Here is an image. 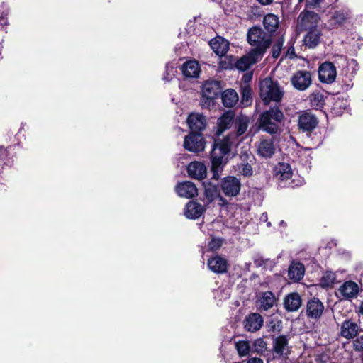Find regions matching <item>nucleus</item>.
Listing matches in <instances>:
<instances>
[{
  "mask_svg": "<svg viewBox=\"0 0 363 363\" xmlns=\"http://www.w3.org/2000/svg\"><path fill=\"white\" fill-rule=\"evenodd\" d=\"M235 133H230L222 140L214 141L212 151L211 153V170L213 172V179H218L223 169L224 166L227 163L225 156L229 154L233 146L236 145L240 140L238 137L243 135L249 124V118L247 116L240 115L234 120Z\"/></svg>",
  "mask_w": 363,
  "mask_h": 363,
  "instance_id": "obj_1",
  "label": "nucleus"
},
{
  "mask_svg": "<svg viewBox=\"0 0 363 363\" xmlns=\"http://www.w3.org/2000/svg\"><path fill=\"white\" fill-rule=\"evenodd\" d=\"M284 115L280 108L275 106L264 111L259 117V128L269 134H276L280 130Z\"/></svg>",
  "mask_w": 363,
  "mask_h": 363,
  "instance_id": "obj_2",
  "label": "nucleus"
},
{
  "mask_svg": "<svg viewBox=\"0 0 363 363\" xmlns=\"http://www.w3.org/2000/svg\"><path fill=\"white\" fill-rule=\"evenodd\" d=\"M247 40L253 47L251 50L259 52L262 57L272 43L271 36L258 26H253L248 30Z\"/></svg>",
  "mask_w": 363,
  "mask_h": 363,
  "instance_id": "obj_3",
  "label": "nucleus"
},
{
  "mask_svg": "<svg viewBox=\"0 0 363 363\" xmlns=\"http://www.w3.org/2000/svg\"><path fill=\"white\" fill-rule=\"evenodd\" d=\"M259 95L265 104L271 101L279 102L284 96V91L277 82L265 78L259 84Z\"/></svg>",
  "mask_w": 363,
  "mask_h": 363,
  "instance_id": "obj_4",
  "label": "nucleus"
},
{
  "mask_svg": "<svg viewBox=\"0 0 363 363\" xmlns=\"http://www.w3.org/2000/svg\"><path fill=\"white\" fill-rule=\"evenodd\" d=\"M233 9L240 18L252 20L261 16L260 7L253 0H237Z\"/></svg>",
  "mask_w": 363,
  "mask_h": 363,
  "instance_id": "obj_5",
  "label": "nucleus"
},
{
  "mask_svg": "<svg viewBox=\"0 0 363 363\" xmlns=\"http://www.w3.org/2000/svg\"><path fill=\"white\" fill-rule=\"evenodd\" d=\"M222 90L220 82L217 80H207L202 86L201 106L209 108L214 104V99L220 94Z\"/></svg>",
  "mask_w": 363,
  "mask_h": 363,
  "instance_id": "obj_6",
  "label": "nucleus"
},
{
  "mask_svg": "<svg viewBox=\"0 0 363 363\" xmlns=\"http://www.w3.org/2000/svg\"><path fill=\"white\" fill-rule=\"evenodd\" d=\"M274 177L281 188L294 187L298 184L293 179L294 173L289 164L280 162L274 167Z\"/></svg>",
  "mask_w": 363,
  "mask_h": 363,
  "instance_id": "obj_7",
  "label": "nucleus"
},
{
  "mask_svg": "<svg viewBox=\"0 0 363 363\" xmlns=\"http://www.w3.org/2000/svg\"><path fill=\"white\" fill-rule=\"evenodd\" d=\"M320 21V16L314 11L303 10L297 19L298 26L301 30H309L318 27Z\"/></svg>",
  "mask_w": 363,
  "mask_h": 363,
  "instance_id": "obj_8",
  "label": "nucleus"
},
{
  "mask_svg": "<svg viewBox=\"0 0 363 363\" xmlns=\"http://www.w3.org/2000/svg\"><path fill=\"white\" fill-rule=\"evenodd\" d=\"M351 17V11L347 8H342L330 13L328 20L330 29L338 28L343 26Z\"/></svg>",
  "mask_w": 363,
  "mask_h": 363,
  "instance_id": "obj_9",
  "label": "nucleus"
},
{
  "mask_svg": "<svg viewBox=\"0 0 363 363\" xmlns=\"http://www.w3.org/2000/svg\"><path fill=\"white\" fill-rule=\"evenodd\" d=\"M184 147L193 152H201L205 148V140L201 134L191 133L184 138Z\"/></svg>",
  "mask_w": 363,
  "mask_h": 363,
  "instance_id": "obj_10",
  "label": "nucleus"
},
{
  "mask_svg": "<svg viewBox=\"0 0 363 363\" xmlns=\"http://www.w3.org/2000/svg\"><path fill=\"white\" fill-rule=\"evenodd\" d=\"M337 77V70L335 65L331 62H324L318 68V78L323 83L332 84Z\"/></svg>",
  "mask_w": 363,
  "mask_h": 363,
  "instance_id": "obj_11",
  "label": "nucleus"
},
{
  "mask_svg": "<svg viewBox=\"0 0 363 363\" xmlns=\"http://www.w3.org/2000/svg\"><path fill=\"white\" fill-rule=\"evenodd\" d=\"M220 188L225 196L233 197L239 194L241 184L240 180L236 177L228 176L222 179Z\"/></svg>",
  "mask_w": 363,
  "mask_h": 363,
  "instance_id": "obj_12",
  "label": "nucleus"
},
{
  "mask_svg": "<svg viewBox=\"0 0 363 363\" xmlns=\"http://www.w3.org/2000/svg\"><path fill=\"white\" fill-rule=\"evenodd\" d=\"M311 74L308 71H298L291 77L293 86L299 91H305L311 84Z\"/></svg>",
  "mask_w": 363,
  "mask_h": 363,
  "instance_id": "obj_13",
  "label": "nucleus"
},
{
  "mask_svg": "<svg viewBox=\"0 0 363 363\" xmlns=\"http://www.w3.org/2000/svg\"><path fill=\"white\" fill-rule=\"evenodd\" d=\"M277 147L272 139H262L257 145V155L262 158H271L275 153Z\"/></svg>",
  "mask_w": 363,
  "mask_h": 363,
  "instance_id": "obj_14",
  "label": "nucleus"
},
{
  "mask_svg": "<svg viewBox=\"0 0 363 363\" xmlns=\"http://www.w3.org/2000/svg\"><path fill=\"white\" fill-rule=\"evenodd\" d=\"M262 59V57L260 56L259 52L256 53L250 50L247 55H244L237 61L235 67L239 70L245 71Z\"/></svg>",
  "mask_w": 363,
  "mask_h": 363,
  "instance_id": "obj_15",
  "label": "nucleus"
},
{
  "mask_svg": "<svg viewBox=\"0 0 363 363\" xmlns=\"http://www.w3.org/2000/svg\"><path fill=\"white\" fill-rule=\"evenodd\" d=\"M186 122L191 131L201 132L206 126V117L199 113H191L186 119Z\"/></svg>",
  "mask_w": 363,
  "mask_h": 363,
  "instance_id": "obj_16",
  "label": "nucleus"
},
{
  "mask_svg": "<svg viewBox=\"0 0 363 363\" xmlns=\"http://www.w3.org/2000/svg\"><path fill=\"white\" fill-rule=\"evenodd\" d=\"M318 124L316 117L309 112H303L298 116V125L303 131H311Z\"/></svg>",
  "mask_w": 363,
  "mask_h": 363,
  "instance_id": "obj_17",
  "label": "nucleus"
},
{
  "mask_svg": "<svg viewBox=\"0 0 363 363\" xmlns=\"http://www.w3.org/2000/svg\"><path fill=\"white\" fill-rule=\"evenodd\" d=\"M359 325L351 319L345 320L341 325L340 335L346 339L354 337L359 331Z\"/></svg>",
  "mask_w": 363,
  "mask_h": 363,
  "instance_id": "obj_18",
  "label": "nucleus"
},
{
  "mask_svg": "<svg viewBox=\"0 0 363 363\" xmlns=\"http://www.w3.org/2000/svg\"><path fill=\"white\" fill-rule=\"evenodd\" d=\"M323 303L316 298L309 300L306 305V315L313 319L319 318L323 312Z\"/></svg>",
  "mask_w": 363,
  "mask_h": 363,
  "instance_id": "obj_19",
  "label": "nucleus"
},
{
  "mask_svg": "<svg viewBox=\"0 0 363 363\" xmlns=\"http://www.w3.org/2000/svg\"><path fill=\"white\" fill-rule=\"evenodd\" d=\"M306 30L307 33L303 38V44L308 48H315L320 42L322 31L318 27Z\"/></svg>",
  "mask_w": 363,
  "mask_h": 363,
  "instance_id": "obj_20",
  "label": "nucleus"
},
{
  "mask_svg": "<svg viewBox=\"0 0 363 363\" xmlns=\"http://www.w3.org/2000/svg\"><path fill=\"white\" fill-rule=\"evenodd\" d=\"M244 324L246 330L249 332H256L262 328L263 318L259 313H253L245 318Z\"/></svg>",
  "mask_w": 363,
  "mask_h": 363,
  "instance_id": "obj_21",
  "label": "nucleus"
},
{
  "mask_svg": "<svg viewBox=\"0 0 363 363\" xmlns=\"http://www.w3.org/2000/svg\"><path fill=\"white\" fill-rule=\"evenodd\" d=\"M176 191L179 196L184 198H192L198 193L195 184L191 182L179 183L176 186Z\"/></svg>",
  "mask_w": 363,
  "mask_h": 363,
  "instance_id": "obj_22",
  "label": "nucleus"
},
{
  "mask_svg": "<svg viewBox=\"0 0 363 363\" xmlns=\"http://www.w3.org/2000/svg\"><path fill=\"white\" fill-rule=\"evenodd\" d=\"M277 301L274 294L267 291L259 294L257 303L261 309L267 311L276 304Z\"/></svg>",
  "mask_w": 363,
  "mask_h": 363,
  "instance_id": "obj_23",
  "label": "nucleus"
},
{
  "mask_svg": "<svg viewBox=\"0 0 363 363\" xmlns=\"http://www.w3.org/2000/svg\"><path fill=\"white\" fill-rule=\"evenodd\" d=\"M305 274V267L299 262L293 261L288 269V277L294 282H296L303 279Z\"/></svg>",
  "mask_w": 363,
  "mask_h": 363,
  "instance_id": "obj_24",
  "label": "nucleus"
},
{
  "mask_svg": "<svg viewBox=\"0 0 363 363\" xmlns=\"http://www.w3.org/2000/svg\"><path fill=\"white\" fill-rule=\"evenodd\" d=\"M208 269L216 274H223L227 271L228 263L225 259L216 255L209 259L207 262Z\"/></svg>",
  "mask_w": 363,
  "mask_h": 363,
  "instance_id": "obj_25",
  "label": "nucleus"
},
{
  "mask_svg": "<svg viewBox=\"0 0 363 363\" xmlns=\"http://www.w3.org/2000/svg\"><path fill=\"white\" fill-rule=\"evenodd\" d=\"M189 175L196 179L202 180L206 177V167L200 162H192L187 167Z\"/></svg>",
  "mask_w": 363,
  "mask_h": 363,
  "instance_id": "obj_26",
  "label": "nucleus"
},
{
  "mask_svg": "<svg viewBox=\"0 0 363 363\" xmlns=\"http://www.w3.org/2000/svg\"><path fill=\"white\" fill-rule=\"evenodd\" d=\"M181 69L184 76L187 78H198L201 72L199 64L196 60L186 61Z\"/></svg>",
  "mask_w": 363,
  "mask_h": 363,
  "instance_id": "obj_27",
  "label": "nucleus"
},
{
  "mask_svg": "<svg viewBox=\"0 0 363 363\" xmlns=\"http://www.w3.org/2000/svg\"><path fill=\"white\" fill-rule=\"evenodd\" d=\"M302 301L301 296L296 292L291 293L286 296L284 300V306L288 311H296L301 306Z\"/></svg>",
  "mask_w": 363,
  "mask_h": 363,
  "instance_id": "obj_28",
  "label": "nucleus"
},
{
  "mask_svg": "<svg viewBox=\"0 0 363 363\" xmlns=\"http://www.w3.org/2000/svg\"><path fill=\"white\" fill-rule=\"evenodd\" d=\"M359 291L358 285L352 281H345L338 289L340 296L345 299L356 296Z\"/></svg>",
  "mask_w": 363,
  "mask_h": 363,
  "instance_id": "obj_29",
  "label": "nucleus"
},
{
  "mask_svg": "<svg viewBox=\"0 0 363 363\" xmlns=\"http://www.w3.org/2000/svg\"><path fill=\"white\" fill-rule=\"evenodd\" d=\"M209 44L214 52L220 56L225 55L229 49L228 41L221 37L212 39Z\"/></svg>",
  "mask_w": 363,
  "mask_h": 363,
  "instance_id": "obj_30",
  "label": "nucleus"
},
{
  "mask_svg": "<svg viewBox=\"0 0 363 363\" xmlns=\"http://www.w3.org/2000/svg\"><path fill=\"white\" fill-rule=\"evenodd\" d=\"M203 212L202 205L197 202L189 201L186 206L184 215L187 218L196 219L202 215Z\"/></svg>",
  "mask_w": 363,
  "mask_h": 363,
  "instance_id": "obj_31",
  "label": "nucleus"
},
{
  "mask_svg": "<svg viewBox=\"0 0 363 363\" xmlns=\"http://www.w3.org/2000/svg\"><path fill=\"white\" fill-rule=\"evenodd\" d=\"M234 115L231 111H227L218 120V135H220L226 129L229 128L233 123Z\"/></svg>",
  "mask_w": 363,
  "mask_h": 363,
  "instance_id": "obj_32",
  "label": "nucleus"
},
{
  "mask_svg": "<svg viewBox=\"0 0 363 363\" xmlns=\"http://www.w3.org/2000/svg\"><path fill=\"white\" fill-rule=\"evenodd\" d=\"M274 351L279 357L289 353L288 341L284 336H279L274 340Z\"/></svg>",
  "mask_w": 363,
  "mask_h": 363,
  "instance_id": "obj_33",
  "label": "nucleus"
},
{
  "mask_svg": "<svg viewBox=\"0 0 363 363\" xmlns=\"http://www.w3.org/2000/svg\"><path fill=\"white\" fill-rule=\"evenodd\" d=\"M279 18L272 13L266 15L263 20V25L265 29L269 32H275L279 26Z\"/></svg>",
  "mask_w": 363,
  "mask_h": 363,
  "instance_id": "obj_34",
  "label": "nucleus"
},
{
  "mask_svg": "<svg viewBox=\"0 0 363 363\" xmlns=\"http://www.w3.org/2000/svg\"><path fill=\"white\" fill-rule=\"evenodd\" d=\"M223 104L226 107L233 106L238 101V96L233 89H227L222 94Z\"/></svg>",
  "mask_w": 363,
  "mask_h": 363,
  "instance_id": "obj_35",
  "label": "nucleus"
},
{
  "mask_svg": "<svg viewBox=\"0 0 363 363\" xmlns=\"http://www.w3.org/2000/svg\"><path fill=\"white\" fill-rule=\"evenodd\" d=\"M335 274L332 271H327L320 279V285L325 288L330 287L335 284Z\"/></svg>",
  "mask_w": 363,
  "mask_h": 363,
  "instance_id": "obj_36",
  "label": "nucleus"
},
{
  "mask_svg": "<svg viewBox=\"0 0 363 363\" xmlns=\"http://www.w3.org/2000/svg\"><path fill=\"white\" fill-rule=\"evenodd\" d=\"M235 172L244 177H250L252 174V167L248 163L242 162L235 167Z\"/></svg>",
  "mask_w": 363,
  "mask_h": 363,
  "instance_id": "obj_37",
  "label": "nucleus"
},
{
  "mask_svg": "<svg viewBox=\"0 0 363 363\" xmlns=\"http://www.w3.org/2000/svg\"><path fill=\"white\" fill-rule=\"evenodd\" d=\"M235 347L240 356H247L250 351V346L247 341L240 340L236 342Z\"/></svg>",
  "mask_w": 363,
  "mask_h": 363,
  "instance_id": "obj_38",
  "label": "nucleus"
},
{
  "mask_svg": "<svg viewBox=\"0 0 363 363\" xmlns=\"http://www.w3.org/2000/svg\"><path fill=\"white\" fill-rule=\"evenodd\" d=\"M267 344L262 338H259L255 340L253 343L252 350L258 354H264L267 352Z\"/></svg>",
  "mask_w": 363,
  "mask_h": 363,
  "instance_id": "obj_39",
  "label": "nucleus"
},
{
  "mask_svg": "<svg viewBox=\"0 0 363 363\" xmlns=\"http://www.w3.org/2000/svg\"><path fill=\"white\" fill-rule=\"evenodd\" d=\"M176 73L177 70L174 65L173 63H168L166 65L165 73L162 79L166 82H169L175 77Z\"/></svg>",
  "mask_w": 363,
  "mask_h": 363,
  "instance_id": "obj_40",
  "label": "nucleus"
},
{
  "mask_svg": "<svg viewBox=\"0 0 363 363\" xmlns=\"http://www.w3.org/2000/svg\"><path fill=\"white\" fill-rule=\"evenodd\" d=\"M283 44H284V38H279V39H277V40L273 45L272 57L274 58H277L279 56Z\"/></svg>",
  "mask_w": 363,
  "mask_h": 363,
  "instance_id": "obj_41",
  "label": "nucleus"
},
{
  "mask_svg": "<svg viewBox=\"0 0 363 363\" xmlns=\"http://www.w3.org/2000/svg\"><path fill=\"white\" fill-rule=\"evenodd\" d=\"M11 147L4 148L3 147H0V160L3 161L5 164L9 165L11 162L10 160L11 157H9V151Z\"/></svg>",
  "mask_w": 363,
  "mask_h": 363,
  "instance_id": "obj_42",
  "label": "nucleus"
},
{
  "mask_svg": "<svg viewBox=\"0 0 363 363\" xmlns=\"http://www.w3.org/2000/svg\"><path fill=\"white\" fill-rule=\"evenodd\" d=\"M223 244V240L218 238H212L208 244V249L211 251L218 250Z\"/></svg>",
  "mask_w": 363,
  "mask_h": 363,
  "instance_id": "obj_43",
  "label": "nucleus"
},
{
  "mask_svg": "<svg viewBox=\"0 0 363 363\" xmlns=\"http://www.w3.org/2000/svg\"><path fill=\"white\" fill-rule=\"evenodd\" d=\"M304 1V0L303 1ZM325 0H305V6L310 9H318L323 4Z\"/></svg>",
  "mask_w": 363,
  "mask_h": 363,
  "instance_id": "obj_44",
  "label": "nucleus"
},
{
  "mask_svg": "<svg viewBox=\"0 0 363 363\" xmlns=\"http://www.w3.org/2000/svg\"><path fill=\"white\" fill-rule=\"evenodd\" d=\"M251 90L249 87H245L242 89V103L245 106H247L250 103Z\"/></svg>",
  "mask_w": 363,
  "mask_h": 363,
  "instance_id": "obj_45",
  "label": "nucleus"
},
{
  "mask_svg": "<svg viewBox=\"0 0 363 363\" xmlns=\"http://www.w3.org/2000/svg\"><path fill=\"white\" fill-rule=\"evenodd\" d=\"M354 349L358 352H363V335L358 336L353 342Z\"/></svg>",
  "mask_w": 363,
  "mask_h": 363,
  "instance_id": "obj_46",
  "label": "nucleus"
},
{
  "mask_svg": "<svg viewBox=\"0 0 363 363\" xmlns=\"http://www.w3.org/2000/svg\"><path fill=\"white\" fill-rule=\"evenodd\" d=\"M220 294V299L226 300L230 298V291L229 289H220L218 291V294Z\"/></svg>",
  "mask_w": 363,
  "mask_h": 363,
  "instance_id": "obj_47",
  "label": "nucleus"
},
{
  "mask_svg": "<svg viewBox=\"0 0 363 363\" xmlns=\"http://www.w3.org/2000/svg\"><path fill=\"white\" fill-rule=\"evenodd\" d=\"M7 11H3L0 13V27L3 28L8 25Z\"/></svg>",
  "mask_w": 363,
  "mask_h": 363,
  "instance_id": "obj_48",
  "label": "nucleus"
},
{
  "mask_svg": "<svg viewBox=\"0 0 363 363\" xmlns=\"http://www.w3.org/2000/svg\"><path fill=\"white\" fill-rule=\"evenodd\" d=\"M286 57L290 58V59H292L295 57V50H294V48L293 47H290L287 51H286Z\"/></svg>",
  "mask_w": 363,
  "mask_h": 363,
  "instance_id": "obj_49",
  "label": "nucleus"
},
{
  "mask_svg": "<svg viewBox=\"0 0 363 363\" xmlns=\"http://www.w3.org/2000/svg\"><path fill=\"white\" fill-rule=\"evenodd\" d=\"M260 221L261 222H264V223H267V225L268 227H270L271 226V223L267 221L268 220V216H267V213H263L261 216H260Z\"/></svg>",
  "mask_w": 363,
  "mask_h": 363,
  "instance_id": "obj_50",
  "label": "nucleus"
},
{
  "mask_svg": "<svg viewBox=\"0 0 363 363\" xmlns=\"http://www.w3.org/2000/svg\"><path fill=\"white\" fill-rule=\"evenodd\" d=\"M246 363H264L263 360L257 357L250 358Z\"/></svg>",
  "mask_w": 363,
  "mask_h": 363,
  "instance_id": "obj_51",
  "label": "nucleus"
},
{
  "mask_svg": "<svg viewBox=\"0 0 363 363\" xmlns=\"http://www.w3.org/2000/svg\"><path fill=\"white\" fill-rule=\"evenodd\" d=\"M262 5H268L272 2L273 0H257Z\"/></svg>",
  "mask_w": 363,
  "mask_h": 363,
  "instance_id": "obj_52",
  "label": "nucleus"
},
{
  "mask_svg": "<svg viewBox=\"0 0 363 363\" xmlns=\"http://www.w3.org/2000/svg\"><path fill=\"white\" fill-rule=\"evenodd\" d=\"M254 262L257 267H260L263 264V260L259 259H255Z\"/></svg>",
  "mask_w": 363,
  "mask_h": 363,
  "instance_id": "obj_53",
  "label": "nucleus"
},
{
  "mask_svg": "<svg viewBox=\"0 0 363 363\" xmlns=\"http://www.w3.org/2000/svg\"><path fill=\"white\" fill-rule=\"evenodd\" d=\"M359 313H360L361 314H362V315H363V301H362V303H361V304H360V306H359Z\"/></svg>",
  "mask_w": 363,
  "mask_h": 363,
  "instance_id": "obj_54",
  "label": "nucleus"
},
{
  "mask_svg": "<svg viewBox=\"0 0 363 363\" xmlns=\"http://www.w3.org/2000/svg\"><path fill=\"white\" fill-rule=\"evenodd\" d=\"M279 225L281 226V227H286V223L284 220H281L279 222Z\"/></svg>",
  "mask_w": 363,
  "mask_h": 363,
  "instance_id": "obj_55",
  "label": "nucleus"
},
{
  "mask_svg": "<svg viewBox=\"0 0 363 363\" xmlns=\"http://www.w3.org/2000/svg\"><path fill=\"white\" fill-rule=\"evenodd\" d=\"M337 58L340 59V60H342V61H345L346 60V57L343 55H340V56H337Z\"/></svg>",
  "mask_w": 363,
  "mask_h": 363,
  "instance_id": "obj_56",
  "label": "nucleus"
},
{
  "mask_svg": "<svg viewBox=\"0 0 363 363\" xmlns=\"http://www.w3.org/2000/svg\"><path fill=\"white\" fill-rule=\"evenodd\" d=\"M219 199H220V201H224L223 198V197H221V196H219Z\"/></svg>",
  "mask_w": 363,
  "mask_h": 363,
  "instance_id": "obj_57",
  "label": "nucleus"
},
{
  "mask_svg": "<svg viewBox=\"0 0 363 363\" xmlns=\"http://www.w3.org/2000/svg\"><path fill=\"white\" fill-rule=\"evenodd\" d=\"M319 97H320V98H322V96H321V95H320V96H315V98H319Z\"/></svg>",
  "mask_w": 363,
  "mask_h": 363,
  "instance_id": "obj_58",
  "label": "nucleus"
},
{
  "mask_svg": "<svg viewBox=\"0 0 363 363\" xmlns=\"http://www.w3.org/2000/svg\"><path fill=\"white\" fill-rule=\"evenodd\" d=\"M303 0H298L299 2H303Z\"/></svg>",
  "mask_w": 363,
  "mask_h": 363,
  "instance_id": "obj_59",
  "label": "nucleus"
}]
</instances>
